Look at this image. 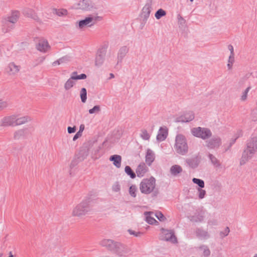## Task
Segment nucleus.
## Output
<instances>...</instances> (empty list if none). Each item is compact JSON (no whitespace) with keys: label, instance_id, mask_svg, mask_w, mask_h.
Returning <instances> with one entry per match:
<instances>
[{"label":"nucleus","instance_id":"43","mask_svg":"<svg viewBox=\"0 0 257 257\" xmlns=\"http://www.w3.org/2000/svg\"><path fill=\"white\" fill-rule=\"evenodd\" d=\"M137 188L135 185H132L129 189L130 194L133 197H136V191Z\"/></svg>","mask_w":257,"mask_h":257},{"label":"nucleus","instance_id":"30","mask_svg":"<svg viewBox=\"0 0 257 257\" xmlns=\"http://www.w3.org/2000/svg\"><path fill=\"white\" fill-rule=\"evenodd\" d=\"M29 120L28 116H24L21 117H17L15 115V126L21 125L27 122Z\"/></svg>","mask_w":257,"mask_h":257},{"label":"nucleus","instance_id":"61","mask_svg":"<svg viewBox=\"0 0 257 257\" xmlns=\"http://www.w3.org/2000/svg\"><path fill=\"white\" fill-rule=\"evenodd\" d=\"M110 77L109 79H111L114 77V75L112 73H110Z\"/></svg>","mask_w":257,"mask_h":257},{"label":"nucleus","instance_id":"2","mask_svg":"<svg viewBox=\"0 0 257 257\" xmlns=\"http://www.w3.org/2000/svg\"><path fill=\"white\" fill-rule=\"evenodd\" d=\"M257 152V136L251 137L246 143V148L244 149L240 161V165L245 164L249 160L251 159Z\"/></svg>","mask_w":257,"mask_h":257},{"label":"nucleus","instance_id":"20","mask_svg":"<svg viewBox=\"0 0 257 257\" xmlns=\"http://www.w3.org/2000/svg\"><path fill=\"white\" fill-rule=\"evenodd\" d=\"M194 118V114L193 111H188L178 118V121L189 122Z\"/></svg>","mask_w":257,"mask_h":257},{"label":"nucleus","instance_id":"38","mask_svg":"<svg viewBox=\"0 0 257 257\" xmlns=\"http://www.w3.org/2000/svg\"><path fill=\"white\" fill-rule=\"evenodd\" d=\"M124 171L132 179H134L136 177L135 173L128 166H125Z\"/></svg>","mask_w":257,"mask_h":257},{"label":"nucleus","instance_id":"5","mask_svg":"<svg viewBox=\"0 0 257 257\" xmlns=\"http://www.w3.org/2000/svg\"><path fill=\"white\" fill-rule=\"evenodd\" d=\"M108 46V42H106L100 46L96 53L95 64H101L105 62H109L112 59L113 57L110 55L106 56Z\"/></svg>","mask_w":257,"mask_h":257},{"label":"nucleus","instance_id":"62","mask_svg":"<svg viewBox=\"0 0 257 257\" xmlns=\"http://www.w3.org/2000/svg\"><path fill=\"white\" fill-rule=\"evenodd\" d=\"M8 257H14V255H13L12 251H10L9 252V256Z\"/></svg>","mask_w":257,"mask_h":257},{"label":"nucleus","instance_id":"51","mask_svg":"<svg viewBox=\"0 0 257 257\" xmlns=\"http://www.w3.org/2000/svg\"><path fill=\"white\" fill-rule=\"evenodd\" d=\"M128 232L131 235H134V236L136 237L140 236L142 234H143V233L141 232H136L135 231H134L132 229H128Z\"/></svg>","mask_w":257,"mask_h":257},{"label":"nucleus","instance_id":"18","mask_svg":"<svg viewBox=\"0 0 257 257\" xmlns=\"http://www.w3.org/2000/svg\"><path fill=\"white\" fill-rule=\"evenodd\" d=\"M152 10V5L150 3H147L143 8L142 17L144 20L147 21L149 18Z\"/></svg>","mask_w":257,"mask_h":257},{"label":"nucleus","instance_id":"10","mask_svg":"<svg viewBox=\"0 0 257 257\" xmlns=\"http://www.w3.org/2000/svg\"><path fill=\"white\" fill-rule=\"evenodd\" d=\"M162 233L163 235V237L162 238L163 240L170 241L172 243H176L177 242V238L173 230L162 229Z\"/></svg>","mask_w":257,"mask_h":257},{"label":"nucleus","instance_id":"34","mask_svg":"<svg viewBox=\"0 0 257 257\" xmlns=\"http://www.w3.org/2000/svg\"><path fill=\"white\" fill-rule=\"evenodd\" d=\"M53 13L56 14L58 16H63L67 15L68 12L66 9H53Z\"/></svg>","mask_w":257,"mask_h":257},{"label":"nucleus","instance_id":"29","mask_svg":"<svg viewBox=\"0 0 257 257\" xmlns=\"http://www.w3.org/2000/svg\"><path fill=\"white\" fill-rule=\"evenodd\" d=\"M204 216L200 213L195 214L194 215L190 216L189 219L192 222H201L203 221Z\"/></svg>","mask_w":257,"mask_h":257},{"label":"nucleus","instance_id":"35","mask_svg":"<svg viewBox=\"0 0 257 257\" xmlns=\"http://www.w3.org/2000/svg\"><path fill=\"white\" fill-rule=\"evenodd\" d=\"M25 135V130H20L16 131L14 136V138L15 140H19L21 137H24Z\"/></svg>","mask_w":257,"mask_h":257},{"label":"nucleus","instance_id":"3","mask_svg":"<svg viewBox=\"0 0 257 257\" xmlns=\"http://www.w3.org/2000/svg\"><path fill=\"white\" fill-rule=\"evenodd\" d=\"M140 190L142 193L146 195L152 193L156 196L159 193V190L156 188V179L152 176L142 180L140 184Z\"/></svg>","mask_w":257,"mask_h":257},{"label":"nucleus","instance_id":"60","mask_svg":"<svg viewBox=\"0 0 257 257\" xmlns=\"http://www.w3.org/2000/svg\"><path fill=\"white\" fill-rule=\"evenodd\" d=\"M45 57H40L38 59V62L40 63H43L44 60H45Z\"/></svg>","mask_w":257,"mask_h":257},{"label":"nucleus","instance_id":"63","mask_svg":"<svg viewBox=\"0 0 257 257\" xmlns=\"http://www.w3.org/2000/svg\"><path fill=\"white\" fill-rule=\"evenodd\" d=\"M232 65H228V69L230 70L231 69V67H232Z\"/></svg>","mask_w":257,"mask_h":257},{"label":"nucleus","instance_id":"11","mask_svg":"<svg viewBox=\"0 0 257 257\" xmlns=\"http://www.w3.org/2000/svg\"><path fill=\"white\" fill-rule=\"evenodd\" d=\"M221 145V140L219 137H215L206 142V146L209 149L218 148Z\"/></svg>","mask_w":257,"mask_h":257},{"label":"nucleus","instance_id":"26","mask_svg":"<svg viewBox=\"0 0 257 257\" xmlns=\"http://www.w3.org/2000/svg\"><path fill=\"white\" fill-rule=\"evenodd\" d=\"M19 65H7L5 70L9 75H14L19 72Z\"/></svg>","mask_w":257,"mask_h":257},{"label":"nucleus","instance_id":"24","mask_svg":"<svg viewBox=\"0 0 257 257\" xmlns=\"http://www.w3.org/2000/svg\"><path fill=\"white\" fill-rule=\"evenodd\" d=\"M109 160L113 162V165L119 168L121 166V157L118 155H113L109 158Z\"/></svg>","mask_w":257,"mask_h":257},{"label":"nucleus","instance_id":"16","mask_svg":"<svg viewBox=\"0 0 257 257\" xmlns=\"http://www.w3.org/2000/svg\"><path fill=\"white\" fill-rule=\"evenodd\" d=\"M23 13L24 16L27 17L31 18L37 22L40 21L39 18L35 12L31 9L27 8H25L23 11Z\"/></svg>","mask_w":257,"mask_h":257},{"label":"nucleus","instance_id":"42","mask_svg":"<svg viewBox=\"0 0 257 257\" xmlns=\"http://www.w3.org/2000/svg\"><path fill=\"white\" fill-rule=\"evenodd\" d=\"M140 137L144 140H149L150 138V134L148 133V131L145 129L141 130Z\"/></svg>","mask_w":257,"mask_h":257},{"label":"nucleus","instance_id":"12","mask_svg":"<svg viewBox=\"0 0 257 257\" xmlns=\"http://www.w3.org/2000/svg\"><path fill=\"white\" fill-rule=\"evenodd\" d=\"M200 159L201 158L199 156H196L190 158L186 159L185 162L189 167L194 169L199 166Z\"/></svg>","mask_w":257,"mask_h":257},{"label":"nucleus","instance_id":"22","mask_svg":"<svg viewBox=\"0 0 257 257\" xmlns=\"http://www.w3.org/2000/svg\"><path fill=\"white\" fill-rule=\"evenodd\" d=\"M195 234L196 236L200 239H207L209 237V234L208 231L201 228H196L195 230Z\"/></svg>","mask_w":257,"mask_h":257},{"label":"nucleus","instance_id":"28","mask_svg":"<svg viewBox=\"0 0 257 257\" xmlns=\"http://www.w3.org/2000/svg\"><path fill=\"white\" fill-rule=\"evenodd\" d=\"M198 248L203 251V256L204 257H208L210 255L211 251L207 245H201Z\"/></svg>","mask_w":257,"mask_h":257},{"label":"nucleus","instance_id":"1","mask_svg":"<svg viewBox=\"0 0 257 257\" xmlns=\"http://www.w3.org/2000/svg\"><path fill=\"white\" fill-rule=\"evenodd\" d=\"M100 243L102 246L106 247L107 249L113 251L119 257L127 256L131 251L127 246L112 239H103Z\"/></svg>","mask_w":257,"mask_h":257},{"label":"nucleus","instance_id":"58","mask_svg":"<svg viewBox=\"0 0 257 257\" xmlns=\"http://www.w3.org/2000/svg\"><path fill=\"white\" fill-rule=\"evenodd\" d=\"M228 49L230 52V54H234L233 47L231 45H229L228 46Z\"/></svg>","mask_w":257,"mask_h":257},{"label":"nucleus","instance_id":"45","mask_svg":"<svg viewBox=\"0 0 257 257\" xmlns=\"http://www.w3.org/2000/svg\"><path fill=\"white\" fill-rule=\"evenodd\" d=\"M100 111V107L99 105H95L92 108L89 110L90 114H93L95 112L98 113Z\"/></svg>","mask_w":257,"mask_h":257},{"label":"nucleus","instance_id":"41","mask_svg":"<svg viewBox=\"0 0 257 257\" xmlns=\"http://www.w3.org/2000/svg\"><path fill=\"white\" fill-rule=\"evenodd\" d=\"M192 181L194 183L197 184L198 186L199 187V188H203L204 187V182L203 180L194 178L192 179Z\"/></svg>","mask_w":257,"mask_h":257},{"label":"nucleus","instance_id":"53","mask_svg":"<svg viewBox=\"0 0 257 257\" xmlns=\"http://www.w3.org/2000/svg\"><path fill=\"white\" fill-rule=\"evenodd\" d=\"M8 105V102L6 101H3L2 99H0V110H2L6 107H7Z\"/></svg>","mask_w":257,"mask_h":257},{"label":"nucleus","instance_id":"25","mask_svg":"<svg viewBox=\"0 0 257 257\" xmlns=\"http://www.w3.org/2000/svg\"><path fill=\"white\" fill-rule=\"evenodd\" d=\"M8 21L14 24L15 25V24L18 21V20L19 18V13L17 11H15L13 12L11 16H8L5 17Z\"/></svg>","mask_w":257,"mask_h":257},{"label":"nucleus","instance_id":"50","mask_svg":"<svg viewBox=\"0 0 257 257\" xmlns=\"http://www.w3.org/2000/svg\"><path fill=\"white\" fill-rule=\"evenodd\" d=\"M120 190V186L118 182H115L112 186V190L114 192H117Z\"/></svg>","mask_w":257,"mask_h":257},{"label":"nucleus","instance_id":"9","mask_svg":"<svg viewBox=\"0 0 257 257\" xmlns=\"http://www.w3.org/2000/svg\"><path fill=\"white\" fill-rule=\"evenodd\" d=\"M74 8L83 11H90L93 8V5L90 0H81L75 4Z\"/></svg>","mask_w":257,"mask_h":257},{"label":"nucleus","instance_id":"13","mask_svg":"<svg viewBox=\"0 0 257 257\" xmlns=\"http://www.w3.org/2000/svg\"><path fill=\"white\" fill-rule=\"evenodd\" d=\"M37 49L43 53H46L50 49V46L46 40H40L36 45Z\"/></svg>","mask_w":257,"mask_h":257},{"label":"nucleus","instance_id":"32","mask_svg":"<svg viewBox=\"0 0 257 257\" xmlns=\"http://www.w3.org/2000/svg\"><path fill=\"white\" fill-rule=\"evenodd\" d=\"M208 157L211 161L212 164L216 167H219L221 164L219 161L211 154H209Z\"/></svg>","mask_w":257,"mask_h":257},{"label":"nucleus","instance_id":"33","mask_svg":"<svg viewBox=\"0 0 257 257\" xmlns=\"http://www.w3.org/2000/svg\"><path fill=\"white\" fill-rule=\"evenodd\" d=\"M74 80V79L72 78V76L69 79L67 80L64 84V88L66 90H69L74 86L75 84Z\"/></svg>","mask_w":257,"mask_h":257},{"label":"nucleus","instance_id":"7","mask_svg":"<svg viewBox=\"0 0 257 257\" xmlns=\"http://www.w3.org/2000/svg\"><path fill=\"white\" fill-rule=\"evenodd\" d=\"M102 19V17L100 16L94 15H89L84 19L79 21L78 28L80 29H82L86 27H91L95 25L98 22L101 21Z\"/></svg>","mask_w":257,"mask_h":257},{"label":"nucleus","instance_id":"49","mask_svg":"<svg viewBox=\"0 0 257 257\" xmlns=\"http://www.w3.org/2000/svg\"><path fill=\"white\" fill-rule=\"evenodd\" d=\"M198 192L199 193L198 197L199 199H202L204 197L206 194V191L205 190H203L202 188H198Z\"/></svg>","mask_w":257,"mask_h":257},{"label":"nucleus","instance_id":"36","mask_svg":"<svg viewBox=\"0 0 257 257\" xmlns=\"http://www.w3.org/2000/svg\"><path fill=\"white\" fill-rule=\"evenodd\" d=\"M80 96L81 100V101L83 103H85L87 99V90L86 88H81L80 91Z\"/></svg>","mask_w":257,"mask_h":257},{"label":"nucleus","instance_id":"59","mask_svg":"<svg viewBox=\"0 0 257 257\" xmlns=\"http://www.w3.org/2000/svg\"><path fill=\"white\" fill-rule=\"evenodd\" d=\"M84 130V124H81L79 127V130L78 132L80 133L81 134L82 133L83 131Z\"/></svg>","mask_w":257,"mask_h":257},{"label":"nucleus","instance_id":"64","mask_svg":"<svg viewBox=\"0 0 257 257\" xmlns=\"http://www.w3.org/2000/svg\"><path fill=\"white\" fill-rule=\"evenodd\" d=\"M253 257H257V254H255Z\"/></svg>","mask_w":257,"mask_h":257},{"label":"nucleus","instance_id":"57","mask_svg":"<svg viewBox=\"0 0 257 257\" xmlns=\"http://www.w3.org/2000/svg\"><path fill=\"white\" fill-rule=\"evenodd\" d=\"M82 136V134H81L79 132H77L75 135V136L73 137V141H76L77 139H78L79 137H80L81 136Z\"/></svg>","mask_w":257,"mask_h":257},{"label":"nucleus","instance_id":"4","mask_svg":"<svg viewBox=\"0 0 257 257\" xmlns=\"http://www.w3.org/2000/svg\"><path fill=\"white\" fill-rule=\"evenodd\" d=\"M90 202L89 199H85L78 204L73 209L72 216L82 217L89 214L92 210Z\"/></svg>","mask_w":257,"mask_h":257},{"label":"nucleus","instance_id":"54","mask_svg":"<svg viewBox=\"0 0 257 257\" xmlns=\"http://www.w3.org/2000/svg\"><path fill=\"white\" fill-rule=\"evenodd\" d=\"M234 62V54H230L228 63L232 64Z\"/></svg>","mask_w":257,"mask_h":257},{"label":"nucleus","instance_id":"44","mask_svg":"<svg viewBox=\"0 0 257 257\" xmlns=\"http://www.w3.org/2000/svg\"><path fill=\"white\" fill-rule=\"evenodd\" d=\"M251 87L250 86L247 87L245 90L242 92V95L241 96L240 99L241 101H245L247 99V93Z\"/></svg>","mask_w":257,"mask_h":257},{"label":"nucleus","instance_id":"47","mask_svg":"<svg viewBox=\"0 0 257 257\" xmlns=\"http://www.w3.org/2000/svg\"><path fill=\"white\" fill-rule=\"evenodd\" d=\"M251 117L253 120H257V107H255L251 111Z\"/></svg>","mask_w":257,"mask_h":257},{"label":"nucleus","instance_id":"40","mask_svg":"<svg viewBox=\"0 0 257 257\" xmlns=\"http://www.w3.org/2000/svg\"><path fill=\"white\" fill-rule=\"evenodd\" d=\"M166 15V11L162 9H160L156 12L155 16L156 18L157 19L159 20L162 17L165 16Z\"/></svg>","mask_w":257,"mask_h":257},{"label":"nucleus","instance_id":"8","mask_svg":"<svg viewBox=\"0 0 257 257\" xmlns=\"http://www.w3.org/2000/svg\"><path fill=\"white\" fill-rule=\"evenodd\" d=\"M191 133L194 136L203 140H207L212 136L210 130L206 127H194L191 129Z\"/></svg>","mask_w":257,"mask_h":257},{"label":"nucleus","instance_id":"6","mask_svg":"<svg viewBox=\"0 0 257 257\" xmlns=\"http://www.w3.org/2000/svg\"><path fill=\"white\" fill-rule=\"evenodd\" d=\"M175 149L176 152L184 155L188 151V146L185 137L182 135H177L175 139Z\"/></svg>","mask_w":257,"mask_h":257},{"label":"nucleus","instance_id":"55","mask_svg":"<svg viewBox=\"0 0 257 257\" xmlns=\"http://www.w3.org/2000/svg\"><path fill=\"white\" fill-rule=\"evenodd\" d=\"M67 130L69 134L74 133L76 131V127L75 126L72 127L71 126H68Z\"/></svg>","mask_w":257,"mask_h":257},{"label":"nucleus","instance_id":"48","mask_svg":"<svg viewBox=\"0 0 257 257\" xmlns=\"http://www.w3.org/2000/svg\"><path fill=\"white\" fill-rule=\"evenodd\" d=\"M229 231H230V230H229V227H226L223 231H221L220 232V237L221 238H223L225 236H226L228 234Z\"/></svg>","mask_w":257,"mask_h":257},{"label":"nucleus","instance_id":"52","mask_svg":"<svg viewBox=\"0 0 257 257\" xmlns=\"http://www.w3.org/2000/svg\"><path fill=\"white\" fill-rule=\"evenodd\" d=\"M177 19L178 20L179 24L181 25H184L185 24V23H186L185 20L180 15H179V14L178 15Z\"/></svg>","mask_w":257,"mask_h":257},{"label":"nucleus","instance_id":"23","mask_svg":"<svg viewBox=\"0 0 257 257\" xmlns=\"http://www.w3.org/2000/svg\"><path fill=\"white\" fill-rule=\"evenodd\" d=\"M155 160V155L153 152L150 149H148L146 155V162L149 165L151 166Z\"/></svg>","mask_w":257,"mask_h":257},{"label":"nucleus","instance_id":"21","mask_svg":"<svg viewBox=\"0 0 257 257\" xmlns=\"http://www.w3.org/2000/svg\"><path fill=\"white\" fill-rule=\"evenodd\" d=\"M168 136V130L166 128L161 127L157 136V140L159 142L164 141Z\"/></svg>","mask_w":257,"mask_h":257},{"label":"nucleus","instance_id":"46","mask_svg":"<svg viewBox=\"0 0 257 257\" xmlns=\"http://www.w3.org/2000/svg\"><path fill=\"white\" fill-rule=\"evenodd\" d=\"M156 217L160 221H163L166 219V217L161 212H157L155 214Z\"/></svg>","mask_w":257,"mask_h":257},{"label":"nucleus","instance_id":"56","mask_svg":"<svg viewBox=\"0 0 257 257\" xmlns=\"http://www.w3.org/2000/svg\"><path fill=\"white\" fill-rule=\"evenodd\" d=\"M236 139H235L234 140H233L230 143H229V146L226 148H225V150H224V152H226L232 146V145L236 141Z\"/></svg>","mask_w":257,"mask_h":257},{"label":"nucleus","instance_id":"14","mask_svg":"<svg viewBox=\"0 0 257 257\" xmlns=\"http://www.w3.org/2000/svg\"><path fill=\"white\" fill-rule=\"evenodd\" d=\"M2 30L3 32L6 33L14 29V24L10 23L5 17L3 18L2 21Z\"/></svg>","mask_w":257,"mask_h":257},{"label":"nucleus","instance_id":"17","mask_svg":"<svg viewBox=\"0 0 257 257\" xmlns=\"http://www.w3.org/2000/svg\"><path fill=\"white\" fill-rule=\"evenodd\" d=\"M148 168L144 162L140 163L136 169V173L139 177H142L148 172Z\"/></svg>","mask_w":257,"mask_h":257},{"label":"nucleus","instance_id":"39","mask_svg":"<svg viewBox=\"0 0 257 257\" xmlns=\"http://www.w3.org/2000/svg\"><path fill=\"white\" fill-rule=\"evenodd\" d=\"M77 72L75 71L72 73V78L74 80H78V79H85L86 78L87 76L85 74H81L80 75H77Z\"/></svg>","mask_w":257,"mask_h":257},{"label":"nucleus","instance_id":"15","mask_svg":"<svg viewBox=\"0 0 257 257\" xmlns=\"http://www.w3.org/2000/svg\"><path fill=\"white\" fill-rule=\"evenodd\" d=\"M2 125L4 126H15V115H13L4 117L2 119Z\"/></svg>","mask_w":257,"mask_h":257},{"label":"nucleus","instance_id":"37","mask_svg":"<svg viewBox=\"0 0 257 257\" xmlns=\"http://www.w3.org/2000/svg\"><path fill=\"white\" fill-rule=\"evenodd\" d=\"M144 214L146 216V220L148 223L153 224L154 222H157L154 218L150 216V212H145Z\"/></svg>","mask_w":257,"mask_h":257},{"label":"nucleus","instance_id":"19","mask_svg":"<svg viewBox=\"0 0 257 257\" xmlns=\"http://www.w3.org/2000/svg\"><path fill=\"white\" fill-rule=\"evenodd\" d=\"M128 52V48L127 46H122L119 49L117 54V64L122 62V59L124 58Z\"/></svg>","mask_w":257,"mask_h":257},{"label":"nucleus","instance_id":"31","mask_svg":"<svg viewBox=\"0 0 257 257\" xmlns=\"http://www.w3.org/2000/svg\"><path fill=\"white\" fill-rule=\"evenodd\" d=\"M71 62V58L68 56H64L53 62V64L68 63Z\"/></svg>","mask_w":257,"mask_h":257},{"label":"nucleus","instance_id":"27","mask_svg":"<svg viewBox=\"0 0 257 257\" xmlns=\"http://www.w3.org/2000/svg\"><path fill=\"white\" fill-rule=\"evenodd\" d=\"M183 171L182 167L178 165L172 166L170 168L171 174L174 176H177L179 173H181Z\"/></svg>","mask_w":257,"mask_h":257}]
</instances>
